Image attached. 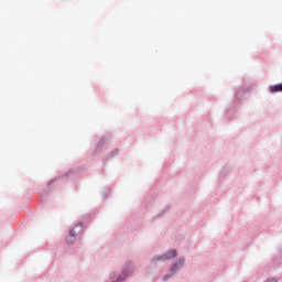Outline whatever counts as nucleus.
Instances as JSON below:
<instances>
[{"label": "nucleus", "instance_id": "nucleus-4", "mask_svg": "<svg viewBox=\"0 0 282 282\" xmlns=\"http://www.w3.org/2000/svg\"><path fill=\"white\" fill-rule=\"evenodd\" d=\"M175 270H177V264H175L174 267L171 268L172 272H175Z\"/></svg>", "mask_w": 282, "mask_h": 282}, {"label": "nucleus", "instance_id": "nucleus-6", "mask_svg": "<svg viewBox=\"0 0 282 282\" xmlns=\"http://www.w3.org/2000/svg\"><path fill=\"white\" fill-rule=\"evenodd\" d=\"M169 275H165V279H167Z\"/></svg>", "mask_w": 282, "mask_h": 282}, {"label": "nucleus", "instance_id": "nucleus-2", "mask_svg": "<svg viewBox=\"0 0 282 282\" xmlns=\"http://www.w3.org/2000/svg\"><path fill=\"white\" fill-rule=\"evenodd\" d=\"M270 91L272 94H276V91H282V84H278V85L271 86Z\"/></svg>", "mask_w": 282, "mask_h": 282}, {"label": "nucleus", "instance_id": "nucleus-1", "mask_svg": "<svg viewBox=\"0 0 282 282\" xmlns=\"http://www.w3.org/2000/svg\"><path fill=\"white\" fill-rule=\"evenodd\" d=\"M175 257H177V250L173 249L171 251H169L163 259H175Z\"/></svg>", "mask_w": 282, "mask_h": 282}, {"label": "nucleus", "instance_id": "nucleus-5", "mask_svg": "<svg viewBox=\"0 0 282 282\" xmlns=\"http://www.w3.org/2000/svg\"><path fill=\"white\" fill-rule=\"evenodd\" d=\"M180 265H184V262H180Z\"/></svg>", "mask_w": 282, "mask_h": 282}, {"label": "nucleus", "instance_id": "nucleus-3", "mask_svg": "<svg viewBox=\"0 0 282 282\" xmlns=\"http://www.w3.org/2000/svg\"><path fill=\"white\" fill-rule=\"evenodd\" d=\"M68 237H72V239H74L76 237V234L74 232V229H72L69 231Z\"/></svg>", "mask_w": 282, "mask_h": 282}]
</instances>
